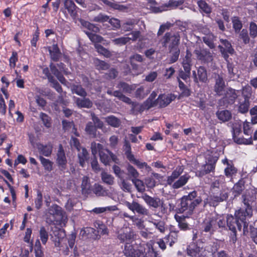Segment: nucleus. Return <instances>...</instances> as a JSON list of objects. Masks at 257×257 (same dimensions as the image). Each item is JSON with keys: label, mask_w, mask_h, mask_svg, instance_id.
Listing matches in <instances>:
<instances>
[{"label": "nucleus", "mask_w": 257, "mask_h": 257, "mask_svg": "<svg viewBox=\"0 0 257 257\" xmlns=\"http://www.w3.org/2000/svg\"><path fill=\"white\" fill-rule=\"evenodd\" d=\"M109 19V16L100 13L97 16L94 17L92 21L96 22L104 23L108 21Z\"/></svg>", "instance_id": "obj_60"}, {"label": "nucleus", "mask_w": 257, "mask_h": 257, "mask_svg": "<svg viewBox=\"0 0 257 257\" xmlns=\"http://www.w3.org/2000/svg\"><path fill=\"white\" fill-rule=\"evenodd\" d=\"M141 197L145 203L151 207L157 208L161 204V200L159 198L152 197L147 194H144Z\"/></svg>", "instance_id": "obj_20"}, {"label": "nucleus", "mask_w": 257, "mask_h": 257, "mask_svg": "<svg viewBox=\"0 0 257 257\" xmlns=\"http://www.w3.org/2000/svg\"><path fill=\"white\" fill-rule=\"evenodd\" d=\"M113 95L115 97H117L120 100H122V101L130 104L131 103V100L128 97L124 96L123 95L121 92L115 91L113 92Z\"/></svg>", "instance_id": "obj_59"}, {"label": "nucleus", "mask_w": 257, "mask_h": 257, "mask_svg": "<svg viewBox=\"0 0 257 257\" xmlns=\"http://www.w3.org/2000/svg\"><path fill=\"white\" fill-rule=\"evenodd\" d=\"M249 105L250 102L249 100L239 98L238 99V102L236 105V107L239 112L241 113H245L248 111Z\"/></svg>", "instance_id": "obj_23"}, {"label": "nucleus", "mask_w": 257, "mask_h": 257, "mask_svg": "<svg viewBox=\"0 0 257 257\" xmlns=\"http://www.w3.org/2000/svg\"><path fill=\"white\" fill-rule=\"evenodd\" d=\"M243 202L245 207L244 211L246 214V216L248 217H251L252 214V205L253 203L255 201L256 199L255 195L254 194L253 192L251 191V194H245L243 195Z\"/></svg>", "instance_id": "obj_12"}, {"label": "nucleus", "mask_w": 257, "mask_h": 257, "mask_svg": "<svg viewBox=\"0 0 257 257\" xmlns=\"http://www.w3.org/2000/svg\"><path fill=\"white\" fill-rule=\"evenodd\" d=\"M129 161L136 165L140 169H145L148 172L151 170V168L146 163L140 161L139 160L136 159L135 157Z\"/></svg>", "instance_id": "obj_37"}, {"label": "nucleus", "mask_w": 257, "mask_h": 257, "mask_svg": "<svg viewBox=\"0 0 257 257\" xmlns=\"http://www.w3.org/2000/svg\"><path fill=\"white\" fill-rule=\"evenodd\" d=\"M238 90L232 88L228 89L225 92L224 96L218 101V104L220 106L227 107L232 104L238 97Z\"/></svg>", "instance_id": "obj_9"}, {"label": "nucleus", "mask_w": 257, "mask_h": 257, "mask_svg": "<svg viewBox=\"0 0 257 257\" xmlns=\"http://www.w3.org/2000/svg\"><path fill=\"white\" fill-rule=\"evenodd\" d=\"M203 42L211 49L215 47L214 44V41L215 40V37L214 35L209 34V35L204 36L202 38Z\"/></svg>", "instance_id": "obj_39"}, {"label": "nucleus", "mask_w": 257, "mask_h": 257, "mask_svg": "<svg viewBox=\"0 0 257 257\" xmlns=\"http://www.w3.org/2000/svg\"><path fill=\"white\" fill-rule=\"evenodd\" d=\"M244 189V181L240 180L236 183L233 187V192L235 193L234 196L239 195Z\"/></svg>", "instance_id": "obj_44"}, {"label": "nucleus", "mask_w": 257, "mask_h": 257, "mask_svg": "<svg viewBox=\"0 0 257 257\" xmlns=\"http://www.w3.org/2000/svg\"><path fill=\"white\" fill-rule=\"evenodd\" d=\"M37 148L40 153L45 156L48 157L52 153V146L51 144L43 145L40 144L38 145Z\"/></svg>", "instance_id": "obj_28"}, {"label": "nucleus", "mask_w": 257, "mask_h": 257, "mask_svg": "<svg viewBox=\"0 0 257 257\" xmlns=\"http://www.w3.org/2000/svg\"><path fill=\"white\" fill-rule=\"evenodd\" d=\"M197 5L201 12L206 14H210L211 13V9L210 7L204 1H198Z\"/></svg>", "instance_id": "obj_41"}, {"label": "nucleus", "mask_w": 257, "mask_h": 257, "mask_svg": "<svg viewBox=\"0 0 257 257\" xmlns=\"http://www.w3.org/2000/svg\"><path fill=\"white\" fill-rule=\"evenodd\" d=\"M117 210L116 206H110L105 207L95 208L93 211L96 213H100L107 211H115Z\"/></svg>", "instance_id": "obj_58"}, {"label": "nucleus", "mask_w": 257, "mask_h": 257, "mask_svg": "<svg viewBox=\"0 0 257 257\" xmlns=\"http://www.w3.org/2000/svg\"><path fill=\"white\" fill-rule=\"evenodd\" d=\"M78 157L80 166L83 167L85 161L88 159V154L87 150L84 148H80V151H78Z\"/></svg>", "instance_id": "obj_31"}, {"label": "nucleus", "mask_w": 257, "mask_h": 257, "mask_svg": "<svg viewBox=\"0 0 257 257\" xmlns=\"http://www.w3.org/2000/svg\"><path fill=\"white\" fill-rule=\"evenodd\" d=\"M178 231L171 230L167 237V242H169L170 246H172L178 240Z\"/></svg>", "instance_id": "obj_40"}, {"label": "nucleus", "mask_w": 257, "mask_h": 257, "mask_svg": "<svg viewBox=\"0 0 257 257\" xmlns=\"http://www.w3.org/2000/svg\"><path fill=\"white\" fill-rule=\"evenodd\" d=\"M80 234L87 238L95 239L97 237V231L92 227H87L80 231Z\"/></svg>", "instance_id": "obj_25"}, {"label": "nucleus", "mask_w": 257, "mask_h": 257, "mask_svg": "<svg viewBox=\"0 0 257 257\" xmlns=\"http://www.w3.org/2000/svg\"><path fill=\"white\" fill-rule=\"evenodd\" d=\"M249 35L252 38L257 36V25L254 22L250 23L249 25Z\"/></svg>", "instance_id": "obj_64"}, {"label": "nucleus", "mask_w": 257, "mask_h": 257, "mask_svg": "<svg viewBox=\"0 0 257 257\" xmlns=\"http://www.w3.org/2000/svg\"><path fill=\"white\" fill-rule=\"evenodd\" d=\"M101 179L102 181L108 184L112 185L114 183V178L110 174H108L106 172H103L101 174Z\"/></svg>", "instance_id": "obj_52"}, {"label": "nucleus", "mask_w": 257, "mask_h": 257, "mask_svg": "<svg viewBox=\"0 0 257 257\" xmlns=\"http://www.w3.org/2000/svg\"><path fill=\"white\" fill-rule=\"evenodd\" d=\"M56 238L54 240L55 246L57 249L62 251L64 255H67L70 253V249H73L75 257L78 256L77 248L75 246L76 236L71 234L68 238H66L65 231L63 229H59L55 232Z\"/></svg>", "instance_id": "obj_1"}, {"label": "nucleus", "mask_w": 257, "mask_h": 257, "mask_svg": "<svg viewBox=\"0 0 257 257\" xmlns=\"http://www.w3.org/2000/svg\"><path fill=\"white\" fill-rule=\"evenodd\" d=\"M224 172L225 175L229 177L236 173V170L231 164H228V166L224 169Z\"/></svg>", "instance_id": "obj_63"}, {"label": "nucleus", "mask_w": 257, "mask_h": 257, "mask_svg": "<svg viewBox=\"0 0 257 257\" xmlns=\"http://www.w3.org/2000/svg\"><path fill=\"white\" fill-rule=\"evenodd\" d=\"M39 159L45 170L48 172H51L53 170V163L52 161L42 156H40Z\"/></svg>", "instance_id": "obj_35"}, {"label": "nucleus", "mask_w": 257, "mask_h": 257, "mask_svg": "<svg viewBox=\"0 0 257 257\" xmlns=\"http://www.w3.org/2000/svg\"><path fill=\"white\" fill-rule=\"evenodd\" d=\"M183 172V169L181 167H177L172 172L171 175L168 177L167 183L170 185H172V188L174 189H179L185 185L190 178V176L187 174L181 176L177 181L174 182Z\"/></svg>", "instance_id": "obj_5"}, {"label": "nucleus", "mask_w": 257, "mask_h": 257, "mask_svg": "<svg viewBox=\"0 0 257 257\" xmlns=\"http://www.w3.org/2000/svg\"><path fill=\"white\" fill-rule=\"evenodd\" d=\"M56 163L61 171H64L67 169V160L61 145L59 146L57 153Z\"/></svg>", "instance_id": "obj_13"}, {"label": "nucleus", "mask_w": 257, "mask_h": 257, "mask_svg": "<svg viewBox=\"0 0 257 257\" xmlns=\"http://www.w3.org/2000/svg\"><path fill=\"white\" fill-rule=\"evenodd\" d=\"M85 33L88 36L89 39L92 42L94 43L95 44L98 43H101L104 41L103 38L99 35L92 34L89 32H86Z\"/></svg>", "instance_id": "obj_48"}, {"label": "nucleus", "mask_w": 257, "mask_h": 257, "mask_svg": "<svg viewBox=\"0 0 257 257\" xmlns=\"http://www.w3.org/2000/svg\"><path fill=\"white\" fill-rule=\"evenodd\" d=\"M220 42L223 46L220 45L219 48L224 58L227 60L228 58L227 53L232 54L234 49L232 48L231 43L227 40L220 39Z\"/></svg>", "instance_id": "obj_17"}, {"label": "nucleus", "mask_w": 257, "mask_h": 257, "mask_svg": "<svg viewBox=\"0 0 257 257\" xmlns=\"http://www.w3.org/2000/svg\"><path fill=\"white\" fill-rule=\"evenodd\" d=\"M239 39L243 41L244 44H246L249 42V37L248 35V32L246 29H243L240 32L239 35Z\"/></svg>", "instance_id": "obj_62"}, {"label": "nucleus", "mask_w": 257, "mask_h": 257, "mask_svg": "<svg viewBox=\"0 0 257 257\" xmlns=\"http://www.w3.org/2000/svg\"><path fill=\"white\" fill-rule=\"evenodd\" d=\"M96 126L93 125V122L90 121L87 123L85 131L87 134L92 137H95L96 136Z\"/></svg>", "instance_id": "obj_38"}, {"label": "nucleus", "mask_w": 257, "mask_h": 257, "mask_svg": "<svg viewBox=\"0 0 257 257\" xmlns=\"http://www.w3.org/2000/svg\"><path fill=\"white\" fill-rule=\"evenodd\" d=\"M202 201L201 197H197L196 191H193L181 198L179 211L181 213L185 212L188 215H191Z\"/></svg>", "instance_id": "obj_3"}, {"label": "nucleus", "mask_w": 257, "mask_h": 257, "mask_svg": "<svg viewBox=\"0 0 257 257\" xmlns=\"http://www.w3.org/2000/svg\"><path fill=\"white\" fill-rule=\"evenodd\" d=\"M99 156L100 161L105 165L108 164L111 159L115 163L118 161L117 157L107 149H102L99 152Z\"/></svg>", "instance_id": "obj_14"}, {"label": "nucleus", "mask_w": 257, "mask_h": 257, "mask_svg": "<svg viewBox=\"0 0 257 257\" xmlns=\"http://www.w3.org/2000/svg\"><path fill=\"white\" fill-rule=\"evenodd\" d=\"M64 7L67 10L71 17L75 19L77 17L78 8L71 0H66L64 2Z\"/></svg>", "instance_id": "obj_22"}, {"label": "nucleus", "mask_w": 257, "mask_h": 257, "mask_svg": "<svg viewBox=\"0 0 257 257\" xmlns=\"http://www.w3.org/2000/svg\"><path fill=\"white\" fill-rule=\"evenodd\" d=\"M32 232V229L30 228H28L26 230L25 235L24 238V241L29 244V247L31 251H32L33 250V241L31 240Z\"/></svg>", "instance_id": "obj_49"}, {"label": "nucleus", "mask_w": 257, "mask_h": 257, "mask_svg": "<svg viewBox=\"0 0 257 257\" xmlns=\"http://www.w3.org/2000/svg\"><path fill=\"white\" fill-rule=\"evenodd\" d=\"M228 197L226 192L221 193L220 196H211L204 200V205L209 204L210 206H215L220 202L226 200Z\"/></svg>", "instance_id": "obj_16"}, {"label": "nucleus", "mask_w": 257, "mask_h": 257, "mask_svg": "<svg viewBox=\"0 0 257 257\" xmlns=\"http://www.w3.org/2000/svg\"><path fill=\"white\" fill-rule=\"evenodd\" d=\"M124 205L134 212H137L144 216H148L150 214L149 211L147 208L135 201H133L132 203L125 201Z\"/></svg>", "instance_id": "obj_11"}, {"label": "nucleus", "mask_w": 257, "mask_h": 257, "mask_svg": "<svg viewBox=\"0 0 257 257\" xmlns=\"http://www.w3.org/2000/svg\"><path fill=\"white\" fill-rule=\"evenodd\" d=\"M63 127L65 131L73 133L76 136H79V134L77 133L76 128L75 127L73 122L63 120Z\"/></svg>", "instance_id": "obj_27"}, {"label": "nucleus", "mask_w": 257, "mask_h": 257, "mask_svg": "<svg viewBox=\"0 0 257 257\" xmlns=\"http://www.w3.org/2000/svg\"><path fill=\"white\" fill-rule=\"evenodd\" d=\"M112 41L114 45L122 46L127 43L130 41V39L128 37H122L113 39Z\"/></svg>", "instance_id": "obj_57"}, {"label": "nucleus", "mask_w": 257, "mask_h": 257, "mask_svg": "<svg viewBox=\"0 0 257 257\" xmlns=\"http://www.w3.org/2000/svg\"><path fill=\"white\" fill-rule=\"evenodd\" d=\"M235 217L231 215H227L226 217V223L229 229L232 232H236V230L240 231L243 226V233L245 234V231H247L248 224L246 221V216L243 209H240L236 211L234 214Z\"/></svg>", "instance_id": "obj_2"}, {"label": "nucleus", "mask_w": 257, "mask_h": 257, "mask_svg": "<svg viewBox=\"0 0 257 257\" xmlns=\"http://www.w3.org/2000/svg\"><path fill=\"white\" fill-rule=\"evenodd\" d=\"M226 90L223 79L219 75H218L216 78L215 84L214 87V92L216 95L221 96L223 95Z\"/></svg>", "instance_id": "obj_19"}, {"label": "nucleus", "mask_w": 257, "mask_h": 257, "mask_svg": "<svg viewBox=\"0 0 257 257\" xmlns=\"http://www.w3.org/2000/svg\"><path fill=\"white\" fill-rule=\"evenodd\" d=\"M124 151L126 155V158L128 160L132 159L134 157L131 152V146L128 141H125L123 146Z\"/></svg>", "instance_id": "obj_56"}, {"label": "nucleus", "mask_w": 257, "mask_h": 257, "mask_svg": "<svg viewBox=\"0 0 257 257\" xmlns=\"http://www.w3.org/2000/svg\"><path fill=\"white\" fill-rule=\"evenodd\" d=\"M175 218L178 223L179 228L183 230H186L189 228L188 224L186 222L184 216L175 215Z\"/></svg>", "instance_id": "obj_34"}, {"label": "nucleus", "mask_w": 257, "mask_h": 257, "mask_svg": "<svg viewBox=\"0 0 257 257\" xmlns=\"http://www.w3.org/2000/svg\"><path fill=\"white\" fill-rule=\"evenodd\" d=\"M194 54L196 55L198 59L205 62H210L212 60L211 53L206 50H195Z\"/></svg>", "instance_id": "obj_21"}, {"label": "nucleus", "mask_w": 257, "mask_h": 257, "mask_svg": "<svg viewBox=\"0 0 257 257\" xmlns=\"http://www.w3.org/2000/svg\"><path fill=\"white\" fill-rule=\"evenodd\" d=\"M192 73L194 81L196 82H198V80L201 82H205L207 80V72L203 67L200 66L199 67L197 71L198 77L195 71H193Z\"/></svg>", "instance_id": "obj_24"}, {"label": "nucleus", "mask_w": 257, "mask_h": 257, "mask_svg": "<svg viewBox=\"0 0 257 257\" xmlns=\"http://www.w3.org/2000/svg\"><path fill=\"white\" fill-rule=\"evenodd\" d=\"M209 251L201 242L192 243L187 247V253L192 257H207Z\"/></svg>", "instance_id": "obj_8"}, {"label": "nucleus", "mask_w": 257, "mask_h": 257, "mask_svg": "<svg viewBox=\"0 0 257 257\" xmlns=\"http://www.w3.org/2000/svg\"><path fill=\"white\" fill-rule=\"evenodd\" d=\"M217 160L218 158L216 157L209 158L206 163L202 166V169L200 172V176H203L205 174L214 171Z\"/></svg>", "instance_id": "obj_15"}, {"label": "nucleus", "mask_w": 257, "mask_h": 257, "mask_svg": "<svg viewBox=\"0 0 257 257\" xmlns=\"http://www.w3.org/2000/svg\"><path fill=\"white\" fill-rule=\"evenodd\" d=\"M39 237L42 243L43 244H46L49 238V234L48 231L44 226L40 227L39 230Z\"/></svg>", "instance_id": "obj_43"}, {"label": "nucleus", "mask_w": 257, "mask_h": 257, "mask_svg": "<svg viewBox=\"0 0 257 257\" xmlns=\"http://www.w3.org/2000/svg\"><path fill=\"white\" fill-rule=\"evenodd\" d=\"M83 194H88L90 190V184L88 177L84 176L82 178L81 185Z\"/></svg>", "instance_id": "obj_32"}, {"label": "nucleus", "mask_w": 257, "mask_h": 257, "mask_svg": "<svg viewBox=\"0 0 257 257\" xmlns=\"http://www.w3.org/2000/svg\"><path fill=\"white\" fill-rule=\"evenodd\" d=\"M170 52L172 53V56L170 58V63H173L177 61L180 55V50L178 47H175L172 50H169Z\"/></svg>", "instance_id": "obj_55"}, {"label": "nucleus", "mask_w": 257, "mask_h": 257, "mask_svg": "<svg viewBox=\"0 0 257 257\" xmlns=\"http://www.w3.org/2000/svg\"><path fill=\"white\" fill-rule=\"evenodd\" d=\"M225 220L219 215H210L205 218L202 223L204 231L213 233L218 228H225Z\"/></svg>", "instance_id": "obj_4"}, {"label": "nucleus", "mask_w": 257, "mask_h": 257, "mask_svg": "<svg viewBox=\"0 0 257 257\" xmlns=\"http://www.w3.org/2000/svg\"><path fill=\"white\" fill-rule=\"evenodd\" d=\"M180 40L178 33H166L160 41L162 46L165 48L168 47L169 50L178 47Z\"/></svg>", "instance_id": "obj_6"}, {"label": "nucleus", "mask_w": 257, "mask_h": 257, "mask_svg": "<svg viewBox=\"0 0 257 257\" xmlns=\"http://www.w3.org/2000/svg\"><path fill=\"white\" fill-rule=\"evenodd\" d=\"M72 91L73 93L81 96L85 97L87 94L85 90L79 85H74L72 88Z\"/></svg>", "instance_id": "obj_61"}, {"label": "nucleus", "mask_w": 257, "mask_h": 257, "mask_svg": "<svg viewBox=\"0 0 257 257\" xmlns=\"http://www.w3.org/2000/svg\"><path fill=\"white\" fill-rule=\"evenodd\" d=\"M93 191L97 196H104L107 194L105 190L98 184H95L93 187Z\"/></svg>", "instance_id": "obj_47"}, {"label": "nucleus", "mask_w": 257, "mask_h": 257, "mask_svg": "<svg viewBox=\"0 0 257 257\" xmlns=\"http://www.w3.org/2000/svg\"><path fill=\"white\" fill-rule=\"evenodd\" d=\"M175 99V96L172 94L160 95L156 99L158 106L165 107Z\"/></svg>", "instance_id": "obj_18"}, {"label": "nucleus", "mask_w": 257, "mask_h": 257, "mask_svg": "<svg viewBox=\"0 0 257 257\" xmlns=\"http://www.w3.org/2000/svg\"><path fill=\"white\" fill-rule=\"evenodd\" d=\"M227 69L230 79L234 80L238 78L239 76V74L237 73L238 71L237 70V68H235L232 65V64L228 63Z\"/></svg>", "instance_id": "obj_36"}, {"label": "nucleus", "mask_w": 257, "mask_h": 257, "mask_svg": "<svg viewBox=\"0 0 257 257\" xmlns=\"http://www.w3.org/2000/svg\"><path fill=\"white\" fill-rule=\"evenodd\" d=\"M130 244H125L123 252L125 255L127 257H135L137 256L134 253L135 249Z\"/></svg>", "instance_id": "obj_51"}, {"label": "nucleus", "mask_w": 257, "mask_h": 257, "mask_svg": "<svg viewBox=\"0 0 257 257\" xmlns=\"http://www.w3.org/2000/svg\"><path fill=\"white\" fill-rule=\"evenodd\" d=\"M75 101L79 107L90 108L92 105V102L89 99L86 98H75Z\"/></svg>", "instance_id": "obj_30"}, {"label": "nucleus", "mask_w": 257, "mask_h": 257, "mask_svg": "<svg viewBox=\"0 0 257 257\" xmlns=\"http://www.w3.org/2000/svg\"><path fill=\"white\" fill-rule=\"evenodd\" d=\"M117 238L121 243L130 244L135 239L136 234L129 227H123L116 232Z\"/></svg>", "instance_id": "obj_7"}, {"label": "nucleus", "mask_w": 257, "mask_h": 257, "mask_svg": "<svg viewBox=\"0 0 257 257\" xmlns=\"http://www.w3.org/2000/svg\"><path fill=\"white\" fill-rule=\"evenodd\" d=\"M132 182L138 192L143 193L145 191V185L143 181L138 179H133Z\"/></svg>", "instance_id": "obj_46"}, {"label": "nucleus", "mask_w": 257, "mask_h": 257, "mask_svg": "<svg viewBox=\"0 0 257 257\" xmlns=\"http://www.w3.org/2000/svg\"><path fill=\"white\" fill-rule=\"evenodd\" d=\"M232 22L233 24V28L235 33H239L242 27L241 22L239 20L238 17H234L232 19Z\"/></svg>", "instance_id": "obj_50"}, {"label": "nucleus", "mask_w": 257, "mask_h": 257, "mask_svg": "<svg viewBox=\"0 0 257 257\" xmlns=\"http://www.w3.org/2000/svg\"><path fill=\"white\" fill-rule=\"evenodd\" d=\"M49 81L51 83V86L55 88L56 90L59 93H61L62 91V89L60 85L58 82L53 78V77L50 75H47Z\"/></svg>", "instance_id": "obj_54"}, {"label": "nucleus", "mask_w": 257, "mask_h": 257, "mask_svg": "<svg viewBox=\"0 0 257 257\" xmlns=\"http://www.w3.org/2000/svg\"><path fill=\"white\" fill-rule=\"evenodd\" d=\"M94 46L95 49L97 50V51L99 54L104 55L106 57H109L111 56L110 52L101 45L96 44L94 45Z\"/></svg>", "instance_id": "obj_53"}, {"label": "nucleus", "mask_w": 257, "mask_h": 257, "mask_svg": "<svg viewBox=\"0 0 257 257\" xmlns=\"http://www.w3.org/2000/svg\"><path fill=\"white\" fill-rule=\"evenodd\" d=\"M104 119L109 125L114 127H119L121 123L120 120L113 115L106 117Z\"/></svg>", "instance_id": "obj_33"}, {"label": "nucleus", "mask_w": 257, "mask_h": 257, "mask_svg": "<svg viewBox=\"0 0 257 257\" xmlns=\"http://www.w3.org/2000/svg\"><path fill=\"white\" fill-rule=\"evenodd\" d=\"M192 54L188 50H187L186 55L183 58L182 65L184 70H186L188 72L191 71L192 66Z\"/></svg>", "instance_id": "obj_26"}, {"label": "nucleus", "mask_w": 257, "mask_h": 257, "mask_svg": "<svg viewBox=\"0 0 257 257\" xmlns=\"http://www.w3.org/2000/svg\"><path fill=\"white\" fill-rule=\"evenodd\" d=\"M216 115L218 118L223 122L229 120L232 117L231 113L228 110L218 111Z\"/></svg>", "instance_id": "obj_29"}, {"label": "nucleus", "mask_w": 257, "mask_h": 257, "mask_svg": "<svg viewBox=\"0 0 257 257\" xmlns=\"http://www.w3.org/2000/svg\"><path fill=\"white\" fill-rule=\"evenodd\" d=\"M47 213L54 217L55 216L60 217L59 224L61 226L65 225L67 222V216L62 208L57 204H53L49 206L47 209Z\"/></svg>", "instance_id": "obj_10"}, {"label": "nucleus", "mask_w": 257, "mask_h": 257, "mask_svg": "<svg viewBox=\"0 0 257 257\" xmlns=\"http://www.w3.org/2000/svg\"><path fill=\"white\" fill-rule=\"evenodd\" d=\"M242 96L244 99H246L249 100V98L252 95V88L250 86L246 85L243 87L242 88Z\"/></svg>", "instance_id": "obj_45"}, {"label": "nucleus", "mask_w": 257, "mask_h": 257, "mask_svg": "<svg viewBox=\"0 0 257 257\" xmlns=\"http://www.w3.org/2000/svg\"><path fill=\"white\" fill-rule=\"evenodd\" d=\"M51 58L54 61H57L60 57V52L57 45H53L52 49H49Z\"/></svg>", "instance_id": "obj_42"}]
</instances>
